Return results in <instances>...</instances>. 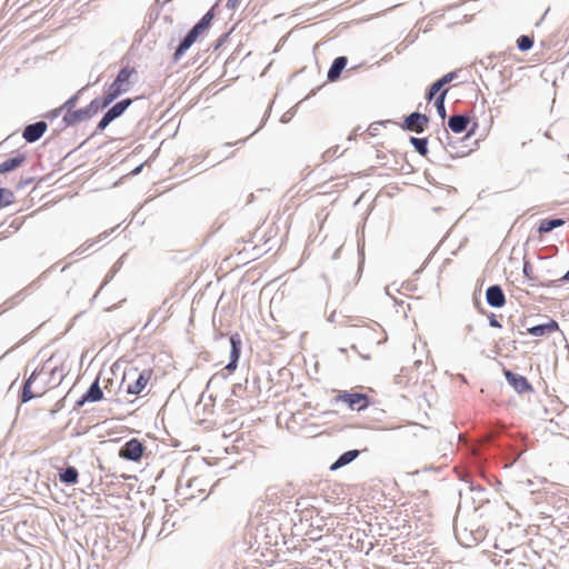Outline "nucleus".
I'll use <instances>...</instances> for the list:
<instances>
[{
    "label": "nucleus",
    "mask_w": 569,
    "mask_h": 569,
    "mask_svg": "<svg viewBox=\"0 0 569 569\" xmlns=\"http://www.w3.org/2000/svg\"><path fill=\"white\" fill-rule=\"evenodd\" d=\"M87 402H90L89 400H83V395L77 400L76 408H80L84 406Z\"/></svg>",
    "instance_id": "42"
},
{
    "label": "nucleus",
    "mask_w": 569,
    "mask_h": 569,
    "mask_svg": "<svg viewBox=\"0 0 569 569\" xmlns=\"http://www.w3.org/2000/svg\"><path fill=\"white\" fill-rule=\"evenodd\" d=\"M360 456V451L358 449H351L343 453H341L337 460L330 466V471H337L338 469L348 466L352 461H355Z\"/></svg>",
    "instance_id": "16"
},
{
    "label": "nucleus",
    "mask_w": 569,
    "mask_h": 569,
    "mask_svg": "<svg viewBox=\"0 0 569 569\" xmlns=\"http://www.w3.org/2000/svg\"><path fill=\"white\" fill-rule=\"evenodd\" d=\"M560 281H569V270L560 278Z\"/></svg>",
    "instance_id": "45"
},
{
    "label": "nucleus",
    "mask_w": 569,
    "mask_h": 569,
    "mask_svg": "<svg viewBox=\"0 0 569 569\" xmlns=\"http://www.w3.org/2000/svg\"><path fill=\"white\" fill-rule=\"evenodd\" d=\"M288 117H282L281 122H287Z\"/></svg>",
    "instance_id": "53"
},
{
    "label": "nucleus",
    "mask_w": 569,
    "mask_h": 569,
    "mask_svg": "<svg viewBox=\"0 0 569 569\" xmlns=\"http://www.w3.org/2000/svg\"><path fill=\"white\" fill-rule=\"evenodd\" d=\"M14 201V194L11 190L0 187V207H7Z\"/></svg>",
    "instance_id": "27"
},
{
    "label": "nucleus",
    "mask_w": 569,
    "mask_h": 569,
    "mask_svg": "<svg viewBox=\"0 0 569 569\" xmlns=\"http://www.w3.org/2000/svg\"><path fill=\"white\" fill-rule=\"evenodd\" d=\"M58 479L61 483L66 486H72L78 482L79 472L76 467L67 466L66 468L59 470Z\"/></svg>",
    "instance_id": "17"
},
{
    "label": "nucleus",
    "mask_w": 569,
    "mask_h": 569,
    "mask_svg": "<svg viewBox=\"0 0 569 569\" xmlns=\"http://www.w3.org/2000/svg\"><path fill=\"white\" fill-rule=\"evenodd\" d=\"M79 99V92L71 96L62 106V110H66V112H73V108L77 106Z\"/></svg>",
    "instance_id": "29"
},
{
    "label": "nucleus",
    "mask_w": 569,
    "mask_h": 569,
    "mask_svg": "<svg viewBox=\"0 0 569 569\" xmlns=\"http://www.w3.org/2000/svg\"><path fill=\"white\" fill-rule=\"evenodd\" d=\"M503 376H505L507 382L519 395H523L526 392H530L533 390L532 386L530 385V382L528 381V379L525 376L515 373L509 369H503Z\"/></svg>",
    "instance_id": "9"
},
{
    "label": "nucleus",
    "mask_w": 569,
    "mask_h": 569,
    "mask_svg": "<svg viewBox=\"0 0 569 569\" xmlns=\"http://www.w3.org/2000/svg\"><path fill=\"white\" fill-rule=\"evenodd\" d=\"M487 303L492 308H502L506 303V296L499 284L489 286L486 290Z\"/></svg>",
    "instance_id": "12"
},
{
    "label": "nucleus",
    "mask_w": 569,
    "mask_h": 569,
    "mask_svg": "<svg viewBox=\"0 0 569 569\" xmlns=\"http://www.w3.org/2000/svg\"><path fill=\"white\" fill-rule=\"evenodd\" d=\"M142 166H143V164H140V166H138L137 168H134V169L132 170V174H138V173L141 171Z\"/></svg>",
    "instance_id": "46"
},
{
    "label": "nucleus",
    "mask_w": 569,
    "mask_h": 569,
    "mask_svg": "<svg viewBox=\"0 0 569 569\" xmlns=\"http://www.w3.org/2000/svg\"><path fill=\"white\" fill-rule=\"evenodd\" d=\"M338 252H339V250H337V251L335 252L333 258L338 257Z\"/></svg>",
    "instance_id": "54"
},
{
    "label": "nucleus",
    "mask_w": 569,
    "mask_h": 569,
    "mask_svg": "<svg viewBox=\"0 0 569 569\" xmlns=\"http://www.w3.org/2000/svg\"><path fill=\"white\" fill-rule=\"evenodd\" d=\"M94 242L96 241H92V242L88 243L87 246H81V247L77 248L73 251V254L80 256V254L84 253L90 247H92L94 244Z\"/></svg>",
    "instance_id": "33"
},
{
    "label": "nucleus",
    "mask_w": 569,
    "mask_h": 569,
    "mask_svg": "<svg viewBox=\"0 0 569 569\" xmlns=\"http://www.w3.org/2000/svg\"><path fill=\"white\" fill-rule=\"evenodd\" d=\"M241 390H242V385L241 383H236L232 387V395L233 396H239Z\"/></svg>",
    "instance_id": "38"
},
{
    "label": "nucleus",
    "mask_w": 569,
    "mask_h": 569,
    "mask_svg": "<svg viewBox=\"0 0 569 569\" xmlns=\"http://www.w3.org/2000/svg\"><path fill=\"white\" fill-rule=\"evenodd\" d=\"M565 222L561 218L543 219L538 227V232L540 234L548 233L556 228L562 227Z\"/></svg>",
    "instance_id": "22"
},
{
    "label": "nucleus",
    "mask_w": 569,
    "mask_h": 569,
    "mask_svg": "<svg viewBox=\"0 0 569 569\" xmlns=\"http://www.w3.org/2000/svg\"><path fill=\"white\" fill-rule=\"evenodd\" d=\"M228 36H229L228 33H223L222 36H220V38L217 41L216 48H219L220 46H222V43L228 38Z\"/></svg>",
    "instance_id": "41"
},
{
    "label": "nucleus",
    "mask_w": 569,
    "mask_h": 569,
    "mask_svg": "<svg viewBox=\"0 0 569 569\" xmlns=\"http://www.w3.org/2000/svg\"><path fill=\"white\" fill-rule=\"evenodd\" d=\"M146 447L142 441L137 438L128 440L119 450V457L132 461L139 462L143 457Z\"/></svg>",
    "instance_id": "6"
},
{
    "label": "nucleus",
    "mask_w": 569,
    "mask_h": 569,
    "mask_svg": "<svg viewBox=\"0 0 569 569\" xmlns=\"http://www.w3.org/2000/svg\"><path fill=\"white\" fill-rule=\"evenodd\" d=\"M442 136L443 137H438V140L440 141L441 144H447V146H450L451 144V137L449 134V131L447 129H443L442 130Z\"/></svg>",
    "instance_id": "30"
},
{
    "label": "nucleus",
    "mask_w": 569,
    "mask_h": 569,
    "mask_svg": "<svg viewBox=\"0 0 569 569\" xmlns=\"http://www.w3.org/2000/svg\"><path fill=\"white\" fill-rule=\"evenodd\" d=\"M559 329V325L555 320H550L546 323H540L528 328V333L535 337H541L547 333L555 332Z\"/></svg>",
    "instance_id": "18"
},
{
    "label": "nucleus",
    "mask_w": 569,
    "mask_h": 569,
    "mask_svg": "<svg viewBox=\"0 0 569 569\" xmlns=\"http://www.w3.org/2000/svg\"><path fill=\"white\" fill-rule=\"evenodd\" d=\"M233 144H234V143H231V142H226V143L223 144V147H227V148H229V147H231V146H233Z\"/></svg>",
    "instance_id": "51"
},
{
    "label": "nucleus",
    "mask_w": 569,
    "mask_h": 569,
    "mask_svg": "<svg viewBox=\"0 0 569 569\" xmlns=\"http://www.w3.org/2000/svg\"><path fill=\"white\" fill-rule=\"evenodd\" d=\"M270 110H271V107H269V108H268V110H267V112H266V116H264V119L262 120L261 126H260L257 130H254V131L251 133V136H252V134H254V133H256V132H257V131H258L262 126H264V123H266V121H267V119H268V117H269Z\"/></svg>",
    "instance_id": "43"
},
{
    "label": "nucleus",
    "mask_w": 569,
    "mask_h": 569,
    "mask_svg": "<svg viewBox=\"0 0 569 569\" xmlns=\"http://www.w3.org/2000/svg\"><path fill=\"white\" fill-rule=\"evenodd\" d=\"M447 92H448V89H445L437 97H435L436 98L435 107H436L438 116L442 120H445L447 117V111H446V106H445Z\"/></svg>",
    "instance_id": "24"
},
{
    "label": "nucleus",
    "mask_w": 569,
    "mask_h": 569,
    "mask_svg": "<svg viewBox=\"0 0 569 569\" xmlns=\"http://www.w3.org/2000/svg\"><path fill=\"white\" fill-rule=\"evenodd\" d=\"M134 72V69L128 66L119 70L116 79L108 87L106 94L102 98L104 103L109 106L122 93H126L130 90V78Z\"/></svg>",
    "instance_id": "4"
},
{
    "label": "nucleus",
    "mask_w": 569,
    "mask_h": 569,
    "mask_svg": "<svg viewBox=\"0 0 569 569\" xmlns=\"http://www.w3.org/2000/svg\"><path fill=\"white\" fill-rule=\"evenodd\" d=\"M237 367H238V361H233V360L229 359V362L227 363L226 369L228 371H233V370H236Z\"/></svg>",
    "instance_id": "36"
},
{
    "label": "nucleus",
    "mask_w": 569,
    "mask_h": 569,
    "mask_svg": "<svg viewBox=\"0 0 569 569\" xmlns=\"http://www.w3.org/2000/svg\"><path fill=\"white\" fill-rule=\"evenodd\" d=\"M336 400L347 403L351 410L357 411H362L370 405L368 396L361 392L343 391L337 396Z\"/></svg>",
    "instance_id": "8"
},
{
    "label": "nucleus",
    "mask_w": 569,
    "mask_h": 569,
    "mask_svg": "<svg viewBox=\"0 0 569 569\" xmlns=\"http://www.w3.org/2000/svg\"><path fill=\"white\" fill-rule=\"evenodd\" d=\"M489 326L493 328H501V323L497 320L493 313H490L488 317Z\"/></svg>",
    "instance_id": "34"
},
{
    "label": "nucleus",
    "mask_w": 569,
    "mask_h": 569,
    "mask_svg": "<svg viewBox=\"0 0 569 569\" xmlns=\"http://www.w3.org/2000/svg\"><path fill=\"white\" fill-rule=\"evenodd\" d=\"M284 516L276 488H269L266 492V499L256 506V512L250 519V527L254 529V539H264L266 543H271L280 530V518Z\"/></svg>",
    "instance_id": "1"
},
{
    "label": "nucleus",
    "mask_w": 569,
    "mask_h": 569,
    "mask_svg": "<svg viewBox=\"0 0 569 569\" xmlns=\"http://www.w3.org/2000/svg\"><path fill=\"white\" fill-rule=\"evenodd\" d=\"M131 98L122 99L110 107L98 122L93 134L103 131L113 120L121 117L132 103Z\"/></svg>",
    "instance_id": "5"
},
{
    "label": "nucleus",
    "mask_w": 569,
    "mask_h": 569,
    "mask_svg": "<svg viewBox=\"0 0 569 569\" xmlns=\"http://www.w3.org/2000/svg\"><path fill=\"white\" fill-rule=\"evenodd\" d=\"M198 485H200V479L193 478L188 480L187 488H196Z\"/></svg>",
    "instance_id": "37"
},
{
    "label": "nucleus",
    "mask_w": 569,
    "mask_h": 569,
    "mask_svg": "<svg viewBox=\"0 0 569 569\" xmlns=\"http://www.w3.org/2000/svg\"><path fill=\"white\" fill-rule=\"evenodd\" d=\"M152 370L151 369H143L142 371L138 372V377L134 380L133 383H129L127 386L126 392L128 395H139L143 391V389L147 387L149 380L151 379Z\"/></svg>",
    "instance_id": "13"
},
{
    "label": "nucleus",
    "mask_w": 569,
    "mask_h": 569,
    "mask_svg": "<svg viewBox=\"0 0 569 569\" xmlns=\"http://www.w3.org/2000/svg\"><path fill=\"white\" fill-rule=\"evenodd\" d=\"M172 0H164V3L171 2Z\"/></svg>",
    "instance_id": "56"
},
{
    "label": "nucleus",
    "mask_w": 569,
    "mask_h": 569,
    "mask_svg": "<svg viewBox=\"0 0 569 569\" xmlns=\"http://www.w3.org/2000/svg\"><path fill=\"white\" fill-rule=\"evenodd\" d=\"M470 117L465 113L453 114L448 120V128L455 133H462L467 130Z\"/></svg>",
    "instance_id": "14"
},
{
    "label": "nucleus",
    "mask_w": 569,
    "mask_h": 569,
    "mask_svg": "<svg viewBox=\"0 0 569 569\" xmlns=\"http://www.w3.org/2000/svg\"><path fill=\"white\" fill-rule=\"evenodd\" d=\"M457 78V72L451 71L436 80L427 90L426 99L428 101H431L437 97L443 89V87L448 83H450L452 80Z\"/></svg>",
    "instance_id": "11"
},
{
    "label": "nucleus",
    "mask_w": 569,
    "mask_h": 569,
    "mask_svg": "<svg viewBox=\"0 0 569 569\" xmlns=\"http://www.w3.org/2000/svg\"><path fill=\"white\" fill-rule=\"evenodd\" d=\"M44 367H42L39 371V373H41L43 371ZM37 375H38V371L34 370L28 379H26V381L23 382V386H22V391H21V401L23 403L26 402H29L30 400H32L36 395L31 391V386L33 383V381L36 380L37 378Z\"/></svg>",
    "instance_id": "20"
},
{
    "label": "nucleus",
    "mask_w": 569,
    "mask_h": 569,
    "mask_svg": "<svg viewBox=\"0 0 569 569\" xmlns=\"http://www.w3.org/2000/svg\"><path fill=\"white\" fill-rule=\"evenodd\" d=\"M111 383H112V380L108 379L107 385H104V389H108V386H111Z\"/></svg>",
    "instance_id": "50"
},
{
    "label": "nucleus",
    "mask_w": 569,
    "mask_h": 569,
    "mask_svg": "<svg viewBox=\"0 0 569 569\" xmlns=\"http://www.w3.org/2000/svg\"><path fill=\"white\" fill-rule=\"evenodd\" d=\"M182 488H181V485L179 486V493L180 495H183L184 496V499H191V498H194V496L191 493V495H184L183 492H181Z\"/></svg>",
    "instance_id": "44"
},
{
    "label": "nucleus",
    "mask_w": 569,
    "mask_h": 569,
    "mask_svg": "<svg viewBox=\"0 0 569 569\" xmlns=\"http://www.w3.org/2000/svg\"><path fill=\"white\" fill-rule=\"evenodd\" d=\"M238 2H239V0H228L226 7L229 10H233L238 6Z\"/></svg>",
    "instance_id": "39"
},
{
    "label": "nucleus",
    "mask_w": 569,
    "mask_h": 569,
    "mask_svg": "<svg viewBox=\"0 0 569 569\" xmlns=\"http://www.w3.org/2000/svg\"><path fill=\"white\" fill-rule=\"evenodd\" d=\"M522 271H523V274L530 280L531 279L530 273L532 271V267L528 261L523 262Z\"/></svg>",
    "instance_id": "35"
},
{
    "label": "nucleus",
    "mask_w": 569,
    "mask_h": 569,
    "mask_svg": "<svg viewBox=\"0 0 569 569\" xmlns=\"http://www.w3.org/2000/svg\"><path fill=\"white\" fill-rule=\"evenodd\" d=\"M137 372H138V370H137L136 368H134V369H131L130 371H128V372H126V373H124V377H126V376H130L131 373H137Z\"/></svg>",
    "instance_id": "49"
},
{
    "label": "nucleus",
    "mask_w": 569,
    "mask_h": 569,
    "mask_svg": "<svg viewBox=\"0 0 569 569\" xmlns=\"http://www.w3.org/2000/svg\"><path fill=\"white\" fill-rule=\"evenodd\" d=\"M429 121L430 119L427 114L421 113L419 111H413L403 118L401 128L405 131H411L420 134L425 131Z\"/></svg>",
    "instance_id": "7"
},
{
    "label": "nucleus",
    "mask_w": 569,
    "mask_h": 569,
    "mask_svg": "<svg viewBox=\"0 0 569 569\" xmlns=\"http://www.w3.org/2000/svg\"><path fill=\"white\" fill-rule=\"evenodd\" d=\"M108 234H109L108 232L100 233L98 240L101 241V240L106 239L108 237Z\"/></svg>",
    "instance_id": "48"
},
{
    "label": "nucleus",
    "mask_w": 569,
    "mask_h": 569,
    "mask_svg": "<svg viewBox=\"0 0 569 569\" xmlns=\"http://www.w3.org/2000/svg\"><path fill=\"white\" fill-rule=\"evenodd\" d=\"M386 291L388 295H390L389 287H386Z\"/></svg>",
    "instance_id": "55"
},
{
    "label": "nucleus",
    "mask_w": 569,
    "mask_h": 569,
    "mask_svg": "<svg viewBox=\"0 0 569 569\" xmlns=\"http://www.w3.org/2000/svg\"><path fill=\"white\" fill-rule=\"evenodd\" d=\"M103 398V392L99 385V379L97 378L88 388V390L83 393V400H89L90 402H97Z\"/></svg>",
    "instance_id": "21"
},
{
    "label": "nucleus",
    "mask_w": 569,
    "mask_h": 569,
    "mask_svg": "<svg viewBox=\"0 0 569 569\" xmlns=\"http://www.w3.org/2000/svg\"><path fill=\"white\" fill-rule=\"evenodd\" d=\"M61 111H63V110L60 107V108L48 111L44 117L49 120H54L56 118H58L60 116Z\"/></svg>",
    "instance_id": "31"
},
{
    "label": "nucleus",
    "mask_w": 569,
    "mask_h": 569,
    "mask_svg": "<svg viewBox=\"0 0 569 569\" xmlns=\"http://www.w3.org/2000/svg\"><path fill=\"white\" fill-rule=\"evenodd\" d=\"M214 8L207 11L201 19L187 32L177 46L172 60L178 62L189 48L197 41V39L210 27L214 18Z\"/></svg>",
    "instance_id": "2"
},
{
    "label": "nucleus",
    "mask_w": 569,
    "mask_h": 569,
    "mask_svg": "<svg viewBox=\"0 0 569 569\" xmlns=\"http://www.w3.org/2000/svg\"><path fill=\"white\" fill-rule=\"evenodd\" d=\"M108 104L104 103L103 99L94 98L91 100V102L81 109H78L73 112H66L60 127L56 130V132H60L66 127L74 126L83 120L92 118L94 114H97L100 110H103L107 108Z\"/></svg>",
    "instance_id": "3"
},
{
    "label": "nucleus",
    "mask_w": 569,
    "mask_h": 569,
    "mask_svg": "<svg viewBox=\"0 0 569 569\" xmlns=\"http://www.w3.org/2000/svg\"><path fill=\"white\" fill-rule=\"evenodd\" d=\"M347 63H348L347 57H345V56L337 57L332 61V63L328 70V73H327L328 80L331 82L337 81L340 78L341 72L346 68Z\"/></svg>",
    "instance_id": "15"
},
{
    "label": "nucleus",
    "mask_w": 569,
    "mask_h": 569,
    "mask_svg": "<svg viewBox=\"0 0 569 569\" xmlns=\"http://www.w3.org/2000/svg\"><path fill=\"white\" fill-rule=\"evenodd\" d=\"M152 521V516L150 513L147 515V517L143 520L144 529L147 530Z\"/></svg>",
    "instance_id": "40"
},
{
    "label": "nucleus",
    "mask_w": 569,
    "mask_h": 569,
    "mask_svg": "<svg viewBox=\"0 0 569 569\" xmlns=\"http://www.w3.org/2000/svg\"><path fill=\"white\" fill-rule=\"evenodd\" d=\"M242 342L238 333L230 337V360L239 361L241 356Z\"/></svg>",
    "instance_id": "23"
},
{
    "label": "nucleus",
    "mask_w": 569,
    "mask_h": 569,
    "mask_svg": "<svg viewBox=\"0 0 569 569\" xmlns=\"http://www.w3.org/2000/svg\"><path fill=\"white\" fill-rule=\"evenodd\" d=\"M532 46H533V38L530 36L523 34L517 39V48L520 51H528L532 48Z\"/></svg>",
    "instance_id": "28"
},
{
    "label": "nucleus",
    "mask_w": 569,
    "mask_h": 569,
    "mask_svg": "<svg viewBox=\"0 0 569 569\" xmlns=\"http://www.w3.org/2000/svg\"><path fill=\"white\" fill-rule=\"evenodd\" d=\"M33 178L30 177V178H21L17 184V188L18 189H23L26 188L27 186L31 184L33 182Z\"/></svg>",
    "instance_id": "32"
},
{
    "label": "nucleus",
    "mask_w": 569,
    "mask_h": 569,
    "mask_svg": "<svg viewBox=\"0 0 569 569\" xmlns=\"http://www.w3.org/2000/svg\"><path fill=\"white\" fill-rule=\"evenodd\" d=\"M47 129H48V124L46 121L40 120V121L33 122V123L24 127L23 132H22V138L29 143L37 142L44 134Z\"/></svg>",
    "instance_id": "10"
},
{
    "label": "nucleus",
    "mask_w": 569,
    "mask_h": 569,
    "mask_svg": "<svg viewBox=\"0 0 569 569\" xmlns=\"http://www.w3.org/2000/svg\"><path fill=\"white\" fill-rule=\"evenodd\" d=\"M409 142L420 156L428 153V138L410 137Z\"/></svg>",
    "instance_id": "25"
},
{
    "label": "nucleus",
    "mask_w": 569,
    "mask_h": 569,
    "mask_svg": "<svg viewBox=\"0 0 569 569\" xmlns=\"http://www.w3.org/2000/svg\"><path fill=\"white\" fill-rule=\"evenodd\" d=\"M50 379L49 383L52 385V387H57L61 383L63 379V369L59 367H54L49 372Z\"/></svg>",
    "instance_id": "26"
},
{
    "label": "nucleus",
    "mask_w": 569,
    "mask_h": 569,
    "mask_svg": "<svg viewBox=\"0 0 569 569\" xmlns=\"http://www.w3.org/2000/svg\"><path fill=\"white\" fill-rule=\"evenodd\" d=\"M26 156L22 153H19L14 157L4 160L3 162L0 163V174H4L18 169L19 167L22 166Z\"/></svg>",
    "instance_id": "19"
},
{
    "label": "nucleus",
    "mask_w": 569,
    "mask_h": 569,
    "mask_svg": "<svg viewBox=\"0 0 569 569\" xmlns=\"http://www.w3.org/2000/svg\"><path fill=\"white\" fill-rule=\"evenodd\" d=\"M114 272H116V269H114V270H111V271L109 272V274L107 276V278H106V280H104V283H106L107 281H109V279L113 278Z\"/></svg>",
    "instance_id": "47"
},
{
    "label": "nucleus",
    "mask_w": 569,
    "mask_h": 569,
    "mask_svg": "<svg viewBox=\"0 0 569 569\" xmlns=\"http://www.w3.org/2000/svg\"><path fill=\"white\" fill-rule=\"evenodd\" d=\"M288 117H282L281 122H287Z\"/></svg>",
    "instance_id": "52"
}]
</instances>
